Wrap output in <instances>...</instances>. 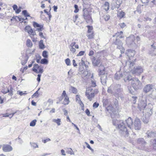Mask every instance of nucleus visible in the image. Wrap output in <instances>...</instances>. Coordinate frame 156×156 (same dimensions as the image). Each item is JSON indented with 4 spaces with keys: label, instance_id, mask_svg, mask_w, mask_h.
<instances>
[{
    "label": "nucleus",
    "instance_id": "9",
    "mask_svg": "<svg viewBox=\"0 0 156 156\" xmlns=\"http://www.w3.org/2000/svg\"><path fill=\"white\" fill-rule=\"evenodd\" d=\"M143 70L142 67L138 66L133 68L132 70V73L133 74H137L138 75H140L143 72Z\"/></svg>",
    "mask_w": 156,
    "mask_h": 156
},
{
    "label": "nucleus",
    "instance_id": "55",
    "mask_svg": "<svg viewBox=\"0 0 156 156\" xmlns=\"http://www.w3.org/2000/svg\"><path fill=\"white\" fill-rule=\"evenodd\" d=\"M94 51L92 50H90V51L89 52L88 55L89 56H92L93 55H94Z\"/></svg>",
    "mask_w": 156,
    "mask_h": 156
},
{
    "label": "nucleus",
    "instance_id": "41",
    "mask_svg": "<svg viewBox=\"0 0 156 156\" xmlns=\"http://www.w3.org/2000/svg\"><path fill=\"white\" fill-rule=\"evenodd\" d=\"M104 18L106 21H107L110 19V17L109 15L107 14L105 15L104 16Z\"/></svg>",
    "mask_w": 156,
    "mask_h": 156
},
{
    "label": "nucleus",
    "instance_id": "44",
    "mask_svg": "<svg viewBox=\"0 0 156 156\" xmlns=\"http://www.w3.org/2000/svg\"><path fill=\"white\" fill-rule=\"evenodd\" d=\"M85 53V51H81L79 52L77 55V56H81L83 55Z\"/></svg>",
    "mask_w": 156,
    "mask_h": 156
},
{
    "label": "nucleus",
    "instance_id": "42",
    "mask_svg": "<svg viewBox=\"0 0 156 156\" xmlns=\"http://www.w3.org/2000/svg\"><path fill=\"white\" fill-rule=\"evenodd\" d=\"M121 42L122 41H121L118 40L117 38H116L115 39V42H114V43L115 45H117L120 43H121Z\"/></svg>",
    "mask_w": 156,
    "mask_h": 156
},
{
    "label": "nucleus",
    "instance_id": "63",
    "mask_svg": "<svg viewBox=\"0 0 156 156\" xmlns=\"http://www.w3.org/2000/svg\"><path fill=\"white\" fill-rule=\"evenodd\" d=\"M73 65L74 66L76 67L77 66V64H76V61H75V60H74V59L73 60Z\"/></svg>",
    "mask_w": 156,
    "mask_h": 156
},
{
    "label": "nucleus",
    "instance_id": "31",
    "mask_svg": "<svg viewBox=\"0 0 156 156\" xmlns=\"http://www.w3.org/2000/svg\"><path fill=\"white\" fill-rule=\"evenodd\" d=\"M47 58H44L41 59L40 62V63L41 64H47L48 63V61L46 59Z\"/></svg>",
    "mask_w": 156,
    "mask_h": 156
},
{
    "label": "nucleus",
    "instance_id": "2",
    "mask_svg": "<svg viewBox=\"0 0 156 156\" xmlns=\"http://www.w3.org/2000/svg\"><path fill=\"white\" fill-rule=\"evenodd\" d=\"M91 12L86 8L83 9V17L86 22L89 24H92L93 22L92 18Z\"/></svg>",
    "mask_w": 156,
    "mask_h": 156
},
{
    "label": "nucleus",
    "instance_id": "43",
    "mask_svg": "<svg viewBox=\"0 0 156 156\" xmlns=\"http://www.w3.org/2000/svg\"><path fill=\"white\" fill-rule=\"evenodd\" d=\"M119 25L121 28H123L126 26V24L124 23H120L119 24Z\"/></svg>",
    "mask_w": 156,
    "mask_h": 156
},
{
    "label": "nucleus",
    "instance_id": "51",
    "mask_svg": "<svg viewBox=\"0 0 156 156\" xmlns=\"http://www.w3.org/2000/svg\"><path fill=\"white\" fill-rule=\"evenodd\" d=\"M91 86L92 87H95L96 86V82L94 80H92L91 81Z\"/></svg>",
    "mask_w": 156,
    "mask_h": 156
},
{
    "label": "nucleus",
    "instance_id": "46",
    "mask_svg": "<svg viewBox=\"0 0 156 156\" xmlns=\"http://www.w3.org/2000/svg\"><path fill=\"white\" fill-rule=\"evenodd\" d=\"M68 153L72 155L74 154V153L71 148H69L68 149Z\"/></svg>",
    "mask_w": 156,
    "mask_h": 156
},
{
    "label": "nucleus",
    "instance_id": "36",
    "mask_svg": "<svg viewBox=\"0 0 156 156\" xmlns=\"http://www.w3.org/2000/svg\"><path fill=\"white\" fill-rule=\"evenodd\" d=\"M36 122L37 120L36 119H34L32 120L30 123V126H35L36 124Z\"/></svg>",
    "mask_w": 156,
    "mask_h": 156
},
{
    "label": "nucleus",
    "instance_id": "17",
    "mask_svg": "<svg viewBox=\"0 0 156 156\" xmlns=\"http://www.w3.org/2000/svg\"><path fill=\"white\" fill-rule=\"evenodd\" d=\"M118 127L120 131L125 132L126 134H128V131L126 129V128L123 125L121 124L118 126Z\"/></svg>",
    "mask_w": 156,
    "mask_h": 156
},
{
    "label": "nucleus",
    "instance_id": "23",
    "mask_svg": "<svg viewBox=\"0 0 156 156\" xmlns=\"http://www.w3.org/2000/svg\"><path fill=\"white\" fill-rule=\"evenodd\" d=\"M123 33L122 31L120 32H117L115 35H113V37H114L116 36L117 38H123L124 37L123 35Z\"/></svg>",
    "mask_w": 156,
    "mask_h": 156
},
{
    "label": "nucleus",
    "instance_id": "26",
    "mask_svg": "<svg viewBox=\"0 0 156 156\" xmlns=\"http://www.w3.org/2000/svg\"><path fill=\"white\" fill-rule=\"evenodd\" d=\"M103 7L105 10L106 11H108L109 8V3L107 2H106L103 5Z\"/></svg>",
    "mask_w": 156,
    "mask_h": 156
},
{
    "label": "nucleus",
    "instance_id": "35",
    "mask_svg": "<svg viewBox=\"0 0 156 156\" xmlns=\"http://www.w3.org/2000/svg\"><path fill=\"white\" fill-rule=\"evenodd\" d=\"M42 56L45 58H48V52L46 51H44L42 53Z\"/></svg>",
    "mask_w": 156,
    "mask_h": 156
},
{
    "label": "nucleus",
    "instance_id": "34",
    "mask_svg": "<svg viewBox=\"0 0 156 156\" xmlns=\"http://www.w3.org/2000/svg\"><path fill=\"white\" fill-rule=\"evenodd\" d=\"M53 122L56 123L58 126H60L61 124V119H53L52 120Z\"/></svg>",
    "mask_w": 156,
    "mask_h": 156
},
{
    "label": "nucleus",
    "instance_id": "56",
    "mask_svg": "<svg viewBox=\"0 0 156 156\" xmlns=\"http://www.w3.org/2000/svg\"><path fill=\"white\" fill-rule=\"evenodd\" d=\"M85 113L88 116L90 115V112L89 110L88 109H87L85 110Z\"/></svg>",
    "mask_w": 156,
    "mask_h": 156
},
{
    "label": "nucleus",
    "instance_id": "54",
    "mask_svg": "<svg viewBox=\"0 0 156 156\" xmlns=\"http://www.w3.org/2000/svg\"><path fill=\"white\" fill-rule=\"evenodd\" d=\"M76 101L81 100L80 98V96L78 94L76 95Z\"/></svg>",
    "mask_w": 156,
    "mask_h": 156
},
{
    "label": "nucleus",
    "instance_id": "4",
    "mask_svg": "<svg viewBox=\"0 0 156 156\" xmlns=\"http://www.w3.org/2000/svg\"><path fill=\"white\" fill-rule=\"evenodd\" d=\"M25 31L28 33L29 36L31 37L33 42H36L37 41V37L35 38L34 37L36 35V33L30 26H26L25 28Z\"/></svg>",
    "mask_w": 156,
    "mask_h": 156
},
{
    "label": "nucleus",
    "instance_id": "57",
    "mask_svg": "<svg viewBox=\"0 0 156 156\" xmlns=\"http://www.w3.org/2000/svg\"><path fill=\"white\" fill-rule=\"evenodd\" d=\"M78 15H76L74 17H73V21L74 22H76V21L77 19L78 18Z\"/></svg>",
    "mask_w": 156,
    "mask_h": 156
},
{
    "label": "nucleus",
    "instance_id": "1",
    "mask_svg": "<svg viewBox=\"0 0 156 156\" xmlns=\"http://www.w3.org/2000/svg\"><path fill=\"white\" fill-rule=\"evenodd\" d=\"M98 92V89H93L91 87H89L86 88L85 95L88 100L91 101Z\"/></svg>",
    "mask_w": 156,
    "mask_h": 156
},
{
    "label": "nucleus",
    "instance_id": "45",
    "mask_svg": "<svg viewBox=\"0 0 156 156\" xmlns=\"http://www.w3.org/2000/svg\"><path fill=\"white\" fill-rule=\"evenodd\" d=\"M74 8H75V9L74 11V12L75 13H76L78 12L79 11V9L78 8V5H75Z\"/></svg>",
    "mask_w": 156,
    "mask_h": 156
},
{
    "label": "nucleus",
    "instance_id": "8",
    "mask_svg": "<svg viewBox=\"0 0 156 156\" xmlns=\"http://www.w3.org/2000/svg\"><path fill=\"white\" fill-rule=\"evenodd\" d=\"M61 97L62 99H63V104L64 105H67L70 102L69 98L67 95L66 94L65 90H63L61 94Z\"/></svg>",
    "mask_w": 156,
    "mask_h": 156
},
{
    "label": "nucleus",
    "instance_id": "7",
    "mask_svg": "<svg viewBox=\"0 0 156 156\" xmlns=\"http://www.w3.org/2000/svg\"><path fill=\"white\" fill-rule=\"evenodd\" d=\"M131 85L135 90L139 88L141 84L140 81L137 78H134L132 80Z\"/></svg>",
    "mask_w": 156,
    "mask_h": 156
},
{
    "label": "nucleus",
    "instance_id": "10",
    "mask_svg": "<svg viewBox=\"0 0 156 156\" xmlns=\"http://www.w3.org/2000/svg\"><path fill=\"white\" fill-rule=\"evenodd\" d=\"M34 27L36 29V30L38 32H40L44 29V25L39 24L37 23L34 21L32 23Z\"/></svg>",
    "mask_w": 156,
    "mask_h": 156
},
{
    "label": "nucleus",
    "instance_id": "64",
    "mask_svg": "<svg viewBox=\"0 0 156 156\" xmlns=\"http://www.w3.org/2000/svg\"><path fill=\"white\" fill-rule=\"evenodd\" d=\"M34 61H32L31 62V64H29L28 65V67H29V68H30V67H31L33 65V64H34Z\"/></svg>",
    "mask_w": 156,
    "mask_h": 156
},
{
    "label": "nucleus",
    "instance_id": "21",
    "mask_svg": "<svg viewBox=\"0 0 156 156\" xmlns=\"http://www.w3.org/2000/svg\"><path fill=\"white\" fill-rule=\"evenodd\" d=\"M12 8L14 10L16 14H19L21 11L22 8L21 6H20L18 8L17 6L16 5H14L12 6Z\"/></svg>",
    "mask_w": 156,
    "mask_h": 156
},
{
    "label": "nucleus",
    "instance_id": "59",
    "mask_svg": "<svg viewBox=\"0 0 156 156\" xmlns=\"http://www.w3.org/2000/svg\"><path fill=\"white\" fill-rule=\"evenodd\" d=\"M51 9V8L50 7V9H49V11H47V9H44V12L46 13L47 15H48L49 14L50 12H50V10Z\"/></svg>",
    "mask_w": 156,
    "mask_h": 156
},
{
    "label": "nucleus",
    "instance_id": "6",
    "mask_svg": "<svg viewBox=\"0 0 156 156\" xmlns=\"http://www.w3.org/2000/svg\"><path fill=\"white\" fill-rule=\"evenodd\" d=\"M87 28L86 36L89 40H91L94 39V33L93 31L92 26L88 25L87 26Z\"/></svg>",
    "mask_w": 156,
    "mask_h": 156
},
{
    "label": "nucleus",
    "instance_id": "37",
    "mask_svg": "<svg viewBox=\"0 0 156 156\" xmlns=\"http://www.w3.org/2000/svg\"><path fill=\"white\" fill-rule=\"evenodd\" d=\"M14 114V113H6L4 114H3V117H9V116L12 115V116H13Z\"/></svg>",
    "mask_w": 156,
    "mask_h": 156
},
{
    "label": "nucleus",
    "instance_id": "33",
    "mask_svg": "<svg viewBox=\"0 0 156 156\" xmlns=\"http://www.w3.org/2000/svg\"><path fill=\"white\" fill-rule=\"evenodd\" d=\"M19 19V17L15 16H13L12 18L11 19V21L13 22H17L18 19Z\"/></svg>",
    "mask_w": 156,
    "mask_h": 156
},
{
    "label": "nucleus",
    "instance_id": "19",
    "mask_svg": "<svg viewBox=\"0 0 156 156\" xmlns=\"http://www.w3.org/2000/svg\"><path fill=\"white\" fill-rule=\"evenodd\" d=\"M152 89V85L151 84H147L144 88L143 91L145 93H147Z\"/></svg>",
    "mask_w": 156,
    "mask_h": 156
},
{
    "label": "nucleus",
    "instance_id": "48",
    "mask_svg": "<svg viewBox=\"0 0 156 156\" xmlns=\"http://www.w3.org/2000/svg\"><path fill=\"white\" fill-rule=\"evenodd\" d=\"M99 105V104L98 103L95 102L93 104V107L94 108H97Z\"/></svg>",
    "mask_w": 156,
    "mask_h": 156
},
{
    "label": "nucleus",
    "instance_id": "20",
    "mask_svg": "<svg viewBox=\"0 0 156 156\" xmlns=\"http://www.w3.org/2000/svg\"><path fill=\"white\" fill-rule=\"evenodd\" d=\"M105 73V68L103 65H101L99 69V75H103Z\"/></svg>",
    "mask_w": 156,
    "mask_h": 156
},
{
    "label": "nucleus",
    "instance_id": "50",
    "mask_svg": "<svg viewBox=\"0 0 156 156\" xmlns=\"http://www.w3.org/2000/svg\"><path fill=\"white\" fill-rule=\"evenodd\" d=\"M39 35L40 37L42 38L45 39V37L44 36L42 32H41V31L39 32Z\"/></svg>",
    "mask_w": 156,
    "mask_h": 156
},
{
    "label": "nucleus",
    "instance_id": "24",
    "mask_svg": "<svg viewBox=\"0 0 156 156\" xmlns=\"http://www.w3.org/2000/svg\"><path fill=\"white\" fill-rule=\"evenodd\" d=\"M117 15L118 17L120 19H121L122 18L125 17V13L122 11H119L117 12Z\"/></svg>",
    "mask_w": 156,
    "mask_h": 156
},
{
    "label": "nucleus",
    "instance_id": "38",
    "mask_svg": "<svg viewBox=\"0 0 156 156\" xmlns=\"http://www.w3.org/2000/svg\"><path fill=\"white\" fill-rule=\"evenodd\" d=\"M65 62L67 66H70L71 65L70 60L69 58H67L65 60Z\"/></svg>",
    "mask_w": 156,
    "mask_h": 156
},
{
    "label": "nucleus",
    "instance_id": "58",
    "mask_svg": "<svg viewBox=\"0 0 156 156\" xmlns=\"http://www.w3.org/2000/svg\"><path fill=\"white\" fill-rule=\"evenodd\" d=\"M50 141V139L49 138H48V139H46L45 140H42V142L44 143H45L46 142H47L49 141Z\"/></svg>",
    "mask_w": 156,
    "mask_h": 156
},
{
    "label": "nucleus",
    "instance_id": "61",
    "mask_svg": "<svg viewBox=\"0 0 156 156\" xmlns=\"http://www.w3.org/2000/svg\"><path fill=\"white\" fill-rule=\"evenodd\" d=\"M142 2L144 3H148L150 0H141Z\"/></svg>",
    "mask_w": 156,
    "mask_h": 156
},
{
    "label": "nucleus",
    "instance_id": "47",
    "mask_svg": "<svg viewBox=\"0 0 156 156\" xmlns=\"http://www.w3.org/2000/svg\"><path fill=\"white\" fill-rule=\"evenodd\" d=\"M38 93L37 91H36L35 93L33 94L32 96V97L33 98L34 97L37 98L38 96Z\"/></svg>",
    "mask_w": 156,
    "mask_h": 156
},
{
    "label": "nucleus",
    "instance_id": "15",
    "mask_svg": "<svg viewBox=\"0 0 156 156\" xmlns=\"http://www.w3.org/2000/svg\"><path fill=\"white\" fill-rule=\"evenodd\" d=\"M2 150L5 152H10L12 150V147L8 144H4L2 146Z\"/></svg>",
    "mask_w": 156,
    "mask_h": 156
},
{
    "label": "nucleus",
    "instance_id": "60",
    "mask_svg": "<svg viewBox=\"0 0 156 156\" xmlns=\"http://www.w3.org/2000/svg\"><path fill=\"white\" fill-rule=\"evenodd\" d=\"M41 76V75L40 74H38L37 75V80L38 82H39L40 81Z\"/></svg>",
    "mask_w": 156,
    "mask_h": 156
},
{
    "label": "nucleus",
    "instance_id": "53",
    "mask_svg": "<svg viewBox=\"0 0 156 156\" xmlns=\"http://www.w3.org/2000/svg\"><path fill=\"white\" fill-rule=\"evenodd\" d=\"M17 94L20 96H22L23 95H26L27 93H23L22 91H18Z\"/></svg>",
    "mask_w": 156,
    "mask_h": 156
},
{
    "label": "nucleus",
    "instance_id": "39",
    "mask_svg": "<svg viewBox=\"0 0 156 156\" xmlns=\"http://www.w3.org/2000/svg\"><path fill=\"white\" fill-rule=\"evenodd\" d=\"M151 47L153 50H156V41L154 42L153 44L151 45Z\"/></svg>",
    "mask_w": 156,
    "mask_h": 156
},
{
    "label": "nucleus",
    "instance_id": "13",
    "mask_svg": "<svg viewBox=\"0 0 156 156\" xmlns=\"http://www.w3.org/2000/svg\"><path fill=\"white\" fill-rule=\"evenodd\" d=\"M133 125L134 128L136 130H139L141 128V122L140 119L136 118L133 123Z\"/></svg>",
    "mask_w": 156,
    "mask_h": 156
},
{
    "label": "nucleus",
    "instance_id": "16",
    "mask_svg": "<svg viewBox=\"0 0 156 156\" xmlns=\"http://www.w3.org/2000/svg\"><path fill=\"white\" fill-rule=\"evenodd\" d=\"M135 50L129 49L126 51V54L130 59L131 58L133 57L135 54Z\"/></svg>",
    "mask_w": 156,
    "mask_h": 156
},
{
    "label": "nucleus",
    "instance_id": "22",
    "mask_svg": "<svg viewBox=\"0 0 156 156\" xmlns=\"http://www.w3.org/2000/svg\"><path fill=\"white\" fill-rule=\"evenodd\" d=\"M101 62V59L98 58L96 59L94 57L92 60V62L94 65L98 66L100 63Z\"/></svg>",
    "mask_w": 156,
    "mask_h": 156
},
{
    "label": "nucleus",
    "instance_id": "5",
    "mask_svg": "<svg viewBox=\"0 0 156 156\" xmlns=\"http://www.w3.org/2000/svg\"><path fill=\"white\" fill-rule=\"evenodd\" d=\"M9 87V88L5 85H3L2 87L1 92L3 94H6L8 93V95L11 96L13 95L14 89L12 85H10Z\"/></svg>",
    "mask_w": 156,
    "mask_h": 156
},
{
    "label": "nucleus",
    "instance_id": "25",
    "mask_svg": "<svg viewBox=\"0 0 156 156\" xmlns=\"http://www.w3.org/2000/svg\"><path fill=\"white\" fill-rule=\"evenodd\" d=\"M22 13L25 17H26V19H25V20H27V17H30L31 18H32V17L30 16V14L26 10H23L22 12Z\"/></svg>",
    "mask_w": 156,
    "mask_h": 156
},
{
    "label": "nucleus",
    "instance_id": "49",
    "mask_svg": "<svg viewBox=\"0 0 156 156\" xmlns=\"http://www.w3.org/2000/svg\"><path fill=\"white\" fill-rule=\"evenodd\" d=\"M27 69V66L22 68L20 69V71H21L22 73H23L24 71L26 70Z\"/></svg>",
    "mask_w": 156,
    "mask_h": 156
},
{
    "label": "nucleus",
    "instance_id": "52",
    "mask_svg": "<svg viewBox=\"0 0 156 156\" xmlns=\"http://www.w3.org/2000/svg\"><path fill=\"white\" fill-rule=\"evenodd\" d=\"M79 103L80 105L81 106L82 109H83V108L84 107V105L82 101L81 100L79 101Z\"/></svg>",
    "mask_w": 156,
    "mask_h": 156
},
{
    "label": "nucleus",
    "instance_id": "3",
    "mask_svg": "<svg viewBox=\"0 0 156 156\" xmlns=\"http://www.w3.org/2000/svg\"><path fill=\"white\" fill-rule=\"evenodd\" d=\"M25 31L28 33L29 36L31 37L33 42H36L37 41V37L35 38L34 37L36 35V33L30 26H26L25 28Z\"/></svg>",
    "mask_w": 156,
    "mask_h": 156
},
{
    "label": "nucleus",
    "instance_id": "62",
    "mask_svg": "<svg viewBox=\"0 0 156 156\" xmlns=\"http://www.w3.org/2000/svg\"><path fill=\"white\" fill-rule=\"evenodd\" d=\"M43 2L44 1H42L41 2V7L42 9H44L45 7V4L43 3Z\"/></svg>",
    "mask_w": 156,
    "mask_h": 156
},
{
    "label": "nucleus",
    "instance_id": "28",
    "mask_svg": "<svg viewBox=\"0 0 156 156\" xmlns=\"http://www.w3.org/2000/svg\"><path fill=\"white\" fill-rule=\"evenodd\" d=\"M114 3L118 5V7L119 6L122 2V0H113Z\"/></svg>",
    "mask_w": 156,
    "mask_h": 156
},
{
    "label": "nucleus",
    "instance_id": "32",
    "mask_svg": "<svg viewBox=\"0 0 156 156\" xmlns=\"http://www.w3.org/2000/svg\"><path fill=\"white\" fill-rule=\"evenodd\" d=\"M41 59V57L40 55L38 54L36 55L35 59L36 60V62L37 63H39L40 62Z\"/></svg>",
    "mask_w": 156,
    "mask_h": 156
},
{
    "label": "nucleus",
    "instance_id": "40",
    "mask_svg": "<svg viewBox=\"0 0 156 156\" xmlns=\"http://www.w3.org/2000/svg\"><path fill=\"white\" fill-rule=\"evenodd\" d=\"M153 149L156 150V139H154L153 140Z\"/></svg>",
    "mask_w": 156,
    "mask_h": 156
},
{
    "label": "nucleus",
    "instance_id": "27",
    "mask_svg": "<svg viewBox=\"0 0 156 156\" xmlns=\"http://www.w3.org/2000/svg\"><path fill=\"white\" fill-rule=\"evenodd\" d=\"M39 48L41 49H43L45 48V45L44 44L43 41L41 40L39 42Z\"/></svg>",
    "mask_w": 156,
    "mask_h": 156
},
{
    "label": "nucleus",
    "instance_id": "29",
    "mask_svg": "<svg viewBox=\"0 0 156 156\" xmlns=\"http://www.w3.org/2000/svg\"><path fill=\"white\" fill-rule=\"evenodd\" d=\"M26 45L28 47H31L33 46V44L29 39H28L26 41Z\"/></svg>",
    "mask_w": 156,
    "mask_h": 156
},
{
    "label": "nucleus",
    "instance_id": "11",
    "mask_svg": "<svg viewBox=\"0 0 156 156\" xmlns=\"http://www.w3.org/2000/svg\"><path fill=\"white\" fill-rule=\"evenodd\" d=\"M69 48L71 52L73 54L76 51V48L78 49L79 46L78 44H76L75 42H73L69 45Z\"/></svg>",
    "mask_w": 156,
    "mask_h": 156
},
{
    "label": "nucleus",
    "instance_id": "14",
    "mask_svg": "<svg viewBox=\"0 0 156 156\" xmlns=\"http://www.w3.org/2000/svg\"><path fill=\"white\" fill-rule=\"evenodd\" d=\"M135 40V38L134 36H130L126 37V41L128 45H131L135 44L134 42Z\"/></svg>",
    "mask_w": 156,
    "mask_h": 156
},
{
    "label": "nucleus",
    "instance_id": "30",
    "mask_svg": "<svg viewBox=\"0 0 156 156\" xmlns=\"http://www.w3.org/2000/svg\"><path fill=\"white\" fill-rule=\"evenodd\" d=\"M71 92L73 94H76L77 92V89L73 86H71L70 89Z\"/></svg>",
    "mask_w": 156,
    "mask_h": 156
},
{
    "label": "nucleus",
    "instance_id": "18",
    "mask_svg": "<svg viewBox=\"0 0 156 156\" xmlns=\"http://www.w3.org/2000/svg\"><path fill=\"white\" fill-rule=\"evenodd\" d=\"M126 122L128 126L131 129V127L133 126V122L132 118L129 117L126 120Z\"/></svg>",
    "mask_w": 156,
    "mask_h": 156
},
{
    "label": "nucleus",
    "instance_id": "12",
    "mask_svg": "<svg viewBox=\"0 0 156 156\" xmlns=\"http://www.w3.org/2000/svg\"><path fill=\"white\" fill-rule=\"evenodd\" d=\"M32 70L37 73H42L43 72V68L39 66L37 64H35L34 65V67L32 68Z\"/></svg>",
    "mask_w": 156,
    "mask_h": 156
}]
</instances>
